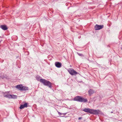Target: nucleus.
<instances>
[{
	"instance_id": "obj_6",
	"label": "nucleus",
	"mask_w": 122,
	"mask_h": 122,
	"mask_svg": "<svg viewBox=\"0 0 122 122\" xmlns=\"http://www.w3.org/2000/svg\"><path fill=\"white\" fill-rule=\"evenodd\" d=\"M103 27V25H99L97 24L94 27L95 30H99L102 29Z\"/></svg>"
},
{
	"instance_id": "obj_5",
	"label": "nucleus",
	"mask_w": 122,
	"mask_h": 122,
	"mask_svg": "<svg viewBox=\"0 0 122 122\" xmlns=\"http://www.w3.org/2000/svg\"><path fill=\"white\" fill-rule=\"evenodd\" d=\"M69 73L72 75H75L77 74H78L79 73L77 72L73 69H71L68 70Z\"/></svg>"
},
{
	"instance_id": "obj_18",
	"label": "nucleus",
	"mask_w": 122,
	"mask_h": 122,
	"mask_svg": "<svg viewBox=\"0 0 122 122\" xmlns=\"http://www.w3.org/2000/svg\"><path fill=\"white\" fill-rule=\"evenodd\" d=\"M67 113V112H66V113H63V115H64V116H65L66 114Z\"/></svg>"
},
{
	"instance_id": "obj_23",
	"label": "nucleus",
	"mask_w": 122,
	"mask_h": 122,
	"mask_svg": "<svg viewBox=\"0 0 122 122\" xmlns=\"http://www.w3.org/2000/svg\"><path fill=\"white\" fill-rule=\"evenodd\" d=\"M121 49L122 50V47L121 48Z\"/></svg>"
},
{
	"instance_id": "obj_8",
	"label": "nucleus",
	"mask_w": 122,
	"mask_h": 122,
	"mask_svg": "<svg viewBox=\"0 0 122 122\" xmlns=\"http://www.w3.org/2000/svg\"><path fill=\"white\" fill-rule=\"evenodd\" d=\"M4 97L6 98H10V97L11 95L9 94V92H6L3 94Z\"/></svg>"
},
{
	"instance_id": "obj_2",
	"label": "nucleus",
	"mask_w": 122,
	"mask_h": 122,
	"mask_svg": "<svg viewBox=\"0 0 122 122\" xmlns=\"http://www.w3.org/2000/svg\"><path fill=\"white\" fill-rule=\"evenodd\" d=\"M40 80V82L42 83L44 85L47 86L50 88L52 87L51 85L52 84L50 81L44 79H41Z\"/></svg>"
},
{
	"instance_id": "obj_1",
	"label": "nucleus",
	"mask_w": 122,
	"mask_h": 122,
	"mask_svg": "<svg viewBox=\"0 0 122 122\" xmlns=\"http://www.w3.org/2000/svg\"><path fill=\"white\" fill-rule=\"evenodd\" d=\"M72 100L81 102H85L87 101V99L82 97L80 96H77L75 97Z\"/></svg>"
},
{
	"instance_id": "obj_9",
	"label": "nucleus",
	"mask_w": 122,
	"mask_h": 122,
	"mask_svg": "<svg viewBox=\"0 0 122 122\" xmlns=\"http://www.w3.org/2000/svg\"><path fill=\"white\" fill-rule=\"evenodd\" d=\"M92 109L89 108H85L83 110V111L89 113L90 114L91 113Z\"/></svg>"
},
{
	"instance_id": "obj_3",
	"label": "nucleus",
	"mask_w": 122,
	"mask_h": 122,
	"mask_svg": "<svg viewBox=\"0 0 122 122\" xmlns=\"http://www.w3.org/2000/svg\"><path fill=\"white\" fill-rule=\"evenodd\" d=\"M16 87L19 90L21 91H25L28 90V87L23 86L22 84L17 85Z\"/></svg>"
},
{
	"instance_id": "obj_22",
	"label": "nucleus",
	"mask_w": 122,
	"mask_h": 122,
	"mask_svg": "<svg viewBox=\"0 0 122 122\" xmlns=\"http://www.w3.org/2000/svg\"><path fill=\"white\" fill-rule=\"evenodd\" d=\"M80 38V37H78V38Z\"/></svg>"
},
{
	"instance_id": "obj_13",
	"label": "nucleus",
	"mask_w": 122,
	"mask_h": 122,
	"mask_svg": "<svg viewBox=\"0 0 122 122\" xmlns=\"http://www.w3.org/2000/svg\"><path fill=\"white\" fill-rule=\"evenodd\" d=\"M17 96L14 95H11V96L10 97V98L16 99L17 98Z\"/></svg>"
},
{
	"instance_id": "obj_11",
	"label": "nucleus",
	"mask_w": 122,
	"mask_h": 122,
	"mask_svg": "<svg viewBox=\"0 0 122 122\" xmlns=\"http://www.w3.org/2000/svg\"><path fill=\"white\" fill-rule=\"evenodd\" d=\"M28 103H25L24 105H21L20 107V109H22L25 107H27Z\"/></svg>"
},
{
	"instance_id": "obj_19",
	"label": "nucleus",
	"mask_w": 122,
	"mask_h": 122,
	"mask_svg": "<svg viewBox=\"0 0 122 122\" xmlns=\"http://www.w3.org/2000/svg\"><path fill=\"white\" fill-rule=\"evenodd\" d=\"M82 118V117H79L78 118V119L79 120H80V119H81Z\"/></svg>"
},
{
	"instance_id": "obj_21",
	"label": "nucleus",
	"mask_w": 122,
	"mask_h": 122,
	"mask_svg": "<svg viewBox=\"0 0 122 122\" xmlns=\"http://www.w3.org/2000/svg\"><path fill=\"white\" fill-rule=\"evenodd\" d=\"M80 38V37H78V38Z\"/></svg>"
},
{
	"instance_id": "obj_7",
	"label": "nucleus",
	"mask_w": 122,
	"mask_h": 122,
	"mask_svg": "<svg viewBox=\"0 0 122 122\" xmlns=\"http://www.w3.org/2000/svg\"><path fill=\"white\" fill-rule=\"evenodd\" d=\"M0 27L3 30H7L8 29V28L5 25H0Z\"/></svg>"
},
{
	"instance_id": "obj_14",
	"label": "nucleus",
	"mask_w": 122,
	"mask_h": 122,
	"mask_svg": "<svg viewBox=\"0 0 122 122\" xmlns=\"http://www.w3.org/2000/svg\"><path fill=\"white\" fill-rule=\"evenodd\" d=\"M41 77L37 75L36 77V79L38 81H39L40 82V80L41 79H40Z\"/></svg>"
},
{
	"instance_id": "obj_17",
	"label": "nucleus",
	"mask_w": 122,
	"mask_h": 122,
	"mask_svg": "<svg viewBox=\"0 0 122 122\" xmlns=\"http://www.w3.org/2000/svg\"><path fill=\"white\" fill-rule=\"evenodd\" d=\"M57 112H58V114L60 116H61V115H63V113H61L59 112L58 111H57Z\"/></svg>"
},
{
	"instance_id": "obj_15",
	"label": "nucleus",
	"mask_w": 122,
	"mask_h": 122,
	"mask_svg": "<svg viewBox=\"0 0 122 122\" xmlns=\"http://www.w3.org/2000/svg\"><path fill=\"white\" fill-rule=\"evenodd\" d=\"M5 78L6 79L7 78L4 76H0V78L4 79Z\"/></svg>"
},
{
	"instance_id": "obj_4",
	"label": "nucleus",
	"mask_w": 122,
	"mask_h": 122,
	"mask_svg": "<svg viewBox=\"0 0 122 122\" xmlns=\"http://www.w3.org/2000/svg\"><path fill=\"white\" fill-rule=\"evenodd\" d=\"M101 112L99 110H94L92 109L91 114H92L95 115H98L101 113Z\"/></svg>"
},
{
	"instance_id": "obj_20",
	"label": "nucleus",
	"mask_w": 122,
	"mask_h": 122,
	"mask_svg": "<svg viewBox=\"0 0 122 122\" xmlns=\"http://www.w3.org/2000/svg\"><path fill=\"white\" fill-rule=\"evenodd\" d=\"M111 113H113V112H111Z\"/></svg>"
},
{
	"instance_id": "obj_16",
	"label": "nucleus",
	"mask_w": 122,
	"mask_h": 122,
	"mask_svg": "<svg viewBox=\"0 0 122 122\" xmlns=\"http://www.w3.org/2000/svg\"><path fill=\"white\" fill-rule=\"evenodd\" d=\"M77 54L79 55L80 56H84V55L81 54L77 53Z\"/></svg>"
},
{
	"instance_id": "obj_12",
	"label": "nucleus",
	"mask_w": 122,
	"mask_h": 122,
	"mask_svg": "<svg viewBox=\"0 0 122 122\" xmlns=\"http://www.w3.org/2000/svg\"><path fill=\"white\" fill-rule=\"evenodd\" d=\"M94 91L92 89H90L88 91L89 95V96H91L94 93Z\"/></svg>"
},
{
	"instance_id": "obj_24",
	"label": "nucleus",
	"mask_w": 122,
	"mask_h": 122,
	"mask_svg": "<svg viewBox=\"0 0 122 122\" xmlns=\"http://www.w3.org/2000/svg\"><path fill=\"white\" fill-rule=\"evenodd\" d=\"M61 117H63V116H61Z\"/></svg>"
},
{
	"instance_id": "obj_10",
	"label": "nucleus",
	"mask_w": 122,
	"mask_h": 122,
	"mask_svg": "<svg viewBox=\"0 0 122 122\" xmlns=\"http://www.w3.org/2000/svg\"><path fill=\"white\" fill-rule=\"evenodd\" d=\"M55 64L56 66L58 68L60 67L61 66V63L59 62H55Z\"/></svg>"
}]
</instances>
